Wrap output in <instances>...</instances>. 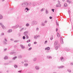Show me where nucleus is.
I'll use <instances>...</instances> for the list:
<instances>
[{"mask_svg":"<svg viewBox=\"0 0 73 73\" xmlns=\"http://www.w3.org/2000/svg\"><path fill=\"white\" fill-rule=\"evenodd\" d=\"M57 35L58 37H60V34L59 33H58L57 34Z\"/></svg>","mask_w":73,"mask_h":73,"instance_id":"obj_21","label":"nucleus"},{"mask_svg":"<svg viewBox=\"0 0 73 73\" xmlns=\"http://www.w3.org/2000/svg\"><path fill=\"white\" fill-rule=\"evenodd\" d=\"M54 9H52V11H53V12H54Z\"/></svg>","mask_w":73,"mask_h":73,"instance_id":"obj_50","label":"nucleus"},{"mask_svg":"<svg viewBox=\"0 0 73 73\" xmlns=\"http://www.w3.org/2000/svg\"><path fill=\"white\" fill-rule=\"evenodd\" d=\"M16 27V29L17 28H18V27H19V26L18 25H17L16 26H15Z\"/></svg>","mask_w":73,"mask_h":73,"instance_id":"obj_31","label":"nucleus"},{"mask_svg":"<svg viewBox=\"0 0 73 73\" xmlns=\"http://www.w3.org/2000/svg\"><path fill=\"white\" fill-rule=\"evenodd\" d=\"M7 50V48H5V49H4V52H5V51H6Z\"/></svg>","mask_w":73,"mask_h":73,"instance_id":"obj_46","label":"nucleus"},{"mask_svg":"<svg viewBox=\"0 0 73 73\" xmlns=\"http://www.w3.org/2000/svg\"><path fill=\"white\" fill-rule=\"evenodd\" d=\"M23 40H25V36H23Z\"/></svg>","mask_w":73,"mask_h":73,"instance_id":"obj_37","label":"nucleus"},{"mask_svg":"<svg viewBox=\"0 0 73 73\" xmlns=\"http://www.w3.org/2000/svg\"><path fill=\"white\" fill-rule=\"evenodd\" d=\"M24 61L25 62H27L28 60H24Z\"/></svg>","mask_w":73,"mask_h":73,"instance_id":"obj_39","label":"nucleus"},{"mask_svg":"<svg viewBox=\"0 0 73 73\" xmlns=\"http://www.w3.org/2000/svg\"><path fill=\"white\" fill-rule=\"evenodd\" d=\"M5 40L6 42H7V40L6 38H5Z\"/></svg>","mask_w":73,"mask_h":73,"instance_id":"obj_48","label":"nucleus"},{"mask_svg":"<svg viewBox=\"0 0 73 73\" xmlns=\"http://www.w3.org/2000/svg\"><path fill=\"white\" fill-rule=\"evenodd\" d=\"M3 44H7V43L5 42V41L3 42Z\"/></svg>","mask_w":73,"mask_h":73,"instance_id":"obj_47","label":"nucleus"},{"mask_svg":"<svg viewBox=\"0 0 73 73\" xmlns=\"http://www.w3.org/2000/svg\"><path fill=\"white\" fill-rule=\"evenodd\" d=\"M31 41V40H29L27 41V43Z\"/></svg>","mask_w":73,"mask_h":73,"instance_id":"obj_35","label":"nucleus"},{"mask_svg":"<svg viewBox=\"0 0 73 73\" xmlns=\"http://www.w3.org/2000/svg\"><path fill=\"white\" fill-rule=\"evenodd\" d=\"M49 18H50V19H52V17H50Z\"/></svg>","mask_w":73,"mask_h":73,"instance_id":"obj_52","label":"nucleus"},{"mask_svg":"<svg viewBox=\"0 0 73 73\" xmlns=\"http://www.w3.org/2000/svg\"><path fill=\"white\" fill-rule=\"evenodd\" d=\"M21 6L22 7H23V8H24L25 7H27V6H28V3H23L21 5Z\"/></svg>","mask_w":73,"mask_h":73,"instance_id":"obj_1","label":"nucleus"},{"mask_svg":"<svg viewBox=\"0 0 73 73\" xmlns=\"http://www.w3.org/2000/svg\"><path fill=\"white\" fill-rule=\"evenodd\" d=\"M8 64H9V63H5L4 64V65H8Z\"/></svg>","mask_w":73,"mask_h":73,"instance_id":"obj_42","label":"nucleus"},{"mask_svg":"<svg viewBox=\"0 0 73 73\" xmlns=\"http://www.w3.org/2000/svg\"><path fill=\"white\" fill-rule=\"evenodd\" d=\"M67 2H68V3H70V2L69 0H68L67 1Z\"/></svg>","mask_w":73,"mask_h":73,"instance_id":"obj_51","label":"nucleus"},{"mask_svg":"<svg viewBox=\"0 0 73 73\" xmlns=\"http://www.w3.org/2000/svg\"><path fill=\"white\" fill-rule=\"evenodd\" d=\"M26 37L27 39H28L29 38V36L28 35H27L26 36H25Z\"/></svg>","mask_w":73,"mask_h":73,"instance_id":"obj_20","label":"nucleus"},{"mask_svg":"<svg viewBox=\"0 0 73 73\" xmlns=\"http://www.w3.org/2000/svg\"><path fill=\"white\" fill-rule=\"evenodd\" d=\"M38 28H36V31H38Z\"/></svg>","mask_w":73,"mask_h":73,"instance_id":"obj_63","label":"nucleus"},{"mask_svg":"<svg viewBox=\"0 0 73 73\" xmlns=\"http://www.w3.org/2000/svg\"><path fill=\"white\" fill-rule=\"evenodd\" d=\"M31 43H29L28 44V46H31Z\"/></svg>","mask_w":73,"mask_h":73,"instance_id":"obj_38","label":"nucleus"},{"mask_svg":"<svg viewBox=\"0 0 73 73\" xmlns=\"http://www.w3.org/2000/svg\"><path fill=\"white\" fill-rule=\"evenodd\" d=\"M37 37H40V36L39 35H38L37 36Z\"/></svg>","mask_w":73,"mask_h":73,"instance_id":"obj_60","label":"nucleus"},{"mask_svg":"<svg viewBox=\"0 0 73 73\" xmlns=\"http://www.w3.org/2000/svg\"><path fill=\"white\" fill-rule=\"evenodd\" d=\"M28 33V32L27 31L25 32L24 33V36H27V33Z\"/></svg>","mask_w":73,"mask_h":73,"instance_id":"obj_5","label":"nucleus"},{"mask_svg":"<svg viewBox=\"0 0 73 73\" xmlns=\"http://www.w3.org/2000/svg\"><path fill=\"white\" fill-rule=\"evenodd\" d=\"M29 5H30V6H31V3H29Z\"/></svg>","mask_w":73,"mask_h":73,"instance_id":"obj_49","label":"nucleus"},{"mask_svg":"<svg viewBox=\"0 0 73 73\" xmlns=\"http://www.w3.org/2000/svg\"><path fill=\"white\" fill-rule=\"evenodd\" d=\"M29 24L28 23H27L26 25V27H28V26H29Z\"/></svg>","mask_w":73,"mask_h":73,"instance_id":"obj_28","label":"nucleus"},{"mask_svg":"<svg viewBox=\"0 0 73 73\" xmlns=\"http://www.w3.org/2000/svg\"><path fill=\"white\" fill-rule=\"evenodd\" d=\"M58 46H57L55 47V49L56 50H58Z\"/></svg>","mask_w":73,"mask_h":73,"instance_id":"obj_27","label":"nucleus"},{"mask_svg":"<svg viewBox=\"0 0 73 73\" xmlns=\"http://www.w3.org/2000/svg\"><path fill=\"white\" fill-rule=\"evenodd\" d=\"M58 31V29L56 28V31Z\"/></svg>","mask_w":73,"mask_h":73,"instance_id":"obj_59","label":"nucleus"},{"mask_svg":"<svg viewBox=\"0 0 73 73\" xmlns=\"http://www.w3.org/2000/svg\"><path fill=\"white\" fill-rule=\"evenodd\" d=\"M70 65H71V66H72V65H73V63H71Z\"/></svg>","mask_w":73,"mask_h":73,"instance_id":"obj_54","label":"nucleus"},{"mask_svg":"<svg viewBox=\"0 0 73 73\" xmlns=\"http://www.w3.org/2000/svg\"><path fill=\"white\" fill-rule=\"evenodd\" d=\"M47 57L48 59L50 58H52V57H50V56H47Z\"/></svg>","mask_w":73,"mask_h":73,"instance_id":"obj_32","label":"nucleus"},{"mask_svg":"<svg viewBox=\"0 0 73 73\" xmlns=\"http://www.w3.org/2000/svg\"><path fill=\"white\" fill-rule=\"evenodd\" d=\"M47 21H44V23H47Z\"/></svg>","mask_w":73,"mask_h":73,"instance_id":"obj_53","label":"nucleus"},{"mask_svg":"<svg viewBox=\"0 0 73 73\" xmlns=\"http://www.w3.org/2000/svg\"><path fill=\"white\" fill-rule=\"evenodd\" d=\"M14 66L15 67V68H16L17 67V66L16 65H14Z\"/></svg>","mask_w":73,"mask_h":73,"instance_id":"obj_24","label":"nucleus"},{"mask_svg":"<svg viewBox=\"0 0 73 73\" xmlns=\"http://www.w3.org/2000/svg\"><path fill=\"white\" fill-rule=\"evenodd\" d=\"M14 42H17V40H15L14 41Z\"/></svg>","mask_w":73,"mask_h":73,"instance_id":"obj_58","label":"nucleus"},{"mask_svg":"<svg viewBox=\"0 0 73 73\" xmlns=\"http://www.w3.org/2000/svg\"><path fill=\"white\" fill-rule=\"evenodd\" d=\"M37 44V42H34V44Z\"/></svg>","mask_w":73,"mask_h":73,"instance_id":"obj_56","label":"nucleus"},{"mask_svg":"<svg viewBox=\"0 0 73 73\" xmlns=\"http://www.w3.org/2000/svg\"><path fill=\"white\" fill-rule=\"evenodd\" d=\"M25 9H26V10H27V11H29V9L27 7L25 8Z\"/></svg>","mask_w":73,"mask_h":73,"instance_id":"obj_36","label":"nucleus"},{"mask_svg":"<svg viewBox=\"0 0 73 73\" xmlns=\"http://www.w3.org/2000/svg\"><path fill=\"white\" fill-rule=\"evenodd\" d=\"M57 5H58V7H61V4H60V3H58Z\"/></svg>","mask_w":73,"mask_h":73,"instance_id":"obj_23","label":"nucleus"},{"mask_svg":"<svg viewBox=\"0 0 73 73\" xmlns=\"http://www.w3.org/2000/svg\"><path fill=\"white\" fill-rule=\"evenodd\" d=\"M64 66H60L58 67V68H59V69H61V68H64Z\"/></svg>","mask_w":73,"mask_h":73,"instance_id":"obj_9","label":"nucleus"},{"mask_svg":"<svg viewBox=\"0 0 73 73\" xmlns=\"http://www.w3.org/2000/svg\"><path fill=\"white\" fill-rule=\"evenodd\" d=\"M24 29V28H23L20 31V32H22Z\"/></svg>","mask_w":73,"mask_h":73,"instance_id":"obj_18","label":"nucleus"},{"mask_svg":"<svg viewBox=\"0 0 73 73\" xmlns=\"http://www.w3.org/2000/svg\"><path fill=\"white\" fill-rule=\"evenodd\" d=\"M61 43L62 44H64V42L62 41V39H61Z\"/></svg>","mask_w":73,"mask_h":73,"instance_id":"obj_15","label":"nucleus"},{"mask_svg":"<svg viewBox=\"0 0 73 73\" xmlns=\"http://www.w3.org/2000/svg\"><path fill=\"white\" fill-rule=\"evenodd\" d=\"M11 41H13V39L11 38L10 39Z\"/></svg>","mask_w":73,"mask_h":73,"instance_id":"obj_55","label":"nucleus"},{"mask_svg":"<svg viewBox=\"0 0 73 73\" xmlns=\"http://www.w3.org/2000/svg\"><path fill=\"white\" fill-rule=\"evenodd\" d=\"M18 58H21L22 57V56L21 55H19L18 56Z\"/></svg>","mask_w":73,"mask_h":73,"instance_id":"obj_14","label":"nucleus"},{"mask_svg":"<svg viewBox=\"0 0 73 73\" xmlns=\"http://www.w3.org/2000/svg\"><path fill=\"white\" fill-rule=\"evenodd\" d=\"M41 25L42 26H45V24L44 23H42Z\"/></svg>","mask_w":73,"mask_h":73,"instance_id":"obj_33","label":"nucleus"},{"mask_svg":"<svg viewBox=\"0 0 73 73\" xmlns=\"http://www.w3.org/2000/svg\"><path fill=\"white\" fill-rule=\"evenodd\" d=\"M68 72H69V73H71V70H68Z\"/></svg>","mask_w":73,"mask_h":73,"instance_id":"obj_40","label":"nucleus"},{"mask_svg":"<svg viewBox=\"0 0 73 73\" xmlns=\"http://www.w3.org/2000/svg\"><path fill=\"white\" fill-rule=\"evenodd\" d=\"M56 23L57 25V26L58 25V23H57V21H56Z\"/></svg>","mask_w":73,"mask_h":73,"instance_id":"obj_43","label":"nucleus"},{"mask_svg":"<svg viewBox=\"0 0 73 73\" xmlns=\"http://www.w3.org/2000/svg\"><path fill=\"white\" fill-rule=\"evenodd\" d=\"M21 71H18V72H19V73H21Z\"/></svg>","mask_w":73,"mask_h":73,"instance_id":"obj_62","label":"nucleus"},{"mask_svg":"<svg viewBox=\"0 0 73 73\" xmlns=\"http://www.w3.org/2000/svg\"><path fill=\"white\" fill-rule=\"evenodd\" d=\"M4 35V33H1V36H3V35Z\"/></svg>","mask_w":73,"mask_h":73,"instance_id":"obj_44","label":"nucleus"},{"mask_svg":"<svg viewBox=\"0 0 73 73\" xmlns=\"http://www.w3.org/2000/svg\"><path fill=\"white\" fill-rule=\"evenodd\" d=\"M32 47H30L29 48V50H31L32 49Z\"/></svg>","mask_w":73,"mask_h":73,"instance_id":"obj_41","label":"nucleus"},{"mask_svg":"<svg viewBox=\"0 0 73 73\" xmlns=\"http://www.w3.org/2000/svg\"><path fill=\"white\" fill-rule=\"evenodd\" d=\"M68 5H67V4H66L65 3V4H64V7H67V6Z\"/></svg>","mask_w":73,"mask_h":73,"instance_id":"obj_26","label":"nucleus"},{"mask_svg":"<svg viewBox=\"0 0 73 73\" xmlns=\"http://www.w3.org/2000/svg\"><path fill=\"white\" fill-rule=\"evenodd\" d=\"M36 58H34V61H36Z\"/></svg>","mask_w":73,"mask_h":73,"instance_id":"obj_45","label":"nucleus"},{"mask_svg":"<svg viewBox=\"0 0 73 73\" xmlns=\"http://www.w3.org/2000/svg\"><path fill=\"white\" fill-rule=\"evenodd\" d=\"M34 38L35 39H37V35L35 36H34Z\"/></svg>","mask_w":73,"mask_h":73,"instance_id":"obj_30","label":"nucleus"},{"mask_svg":"<svg viewBox=\"0 0 73 73\" xmlns=\"http://www.w3.org/2000/svg\"><path fill=\"white\" fill-rule=\"evenodd\" d=\"M20 46L21 47V48L22 49H24L25 48V46H23V45L21 44L20 45Z\"/></svg>","mask_w":73,"mask_h":73,"instance_id":"obj_8","label":"nucleus"},{"mask_svg":"<svg viewBox=\"0 0 73 73\" xmlns=\"http://www.w3.org/2000/svg\"><path fill=\"white\" fill-rule=\"evenodd\" d=\"M4 59L5 60H7V59H8V57H7V56H5L4 57Z\"/></svg>","mask_w":73,"mask_h":73,"instance_id":"obj_16","label":"nucleus"},{"mask_svg":"<svg viewBox=\"0 0 73 73\" xmlns=\"http://www.w3.org/2000/svg\"><path fill=\"white\" fill-rule=\"evenodd\" d=\"M68 13L69 14L70 13V10H68Z\"/></svg>","mask_w":73,"mask_h":73,"instance_id":"obj_57","label":"nucleus"},{"mask_svg":"<svg viewBox=\"0 0 73 73\" xmlns=\"http://www.w3.org/2000/svg\"><path fill=\"white\" fill-rule=\"evenodd\" d=\"M46 14H48V11L47 9H46Z\"/></svg>","mask_w":73,"mask_h":73,"instance_id":"obj_19","label":"nucleus"},{"mask_svg":"<svg viewBox=\"0 0 73 73\" xmlns=\"http://www.w3.org/2000/svg\"><path fill=\"white\" fill-rule=\"evenodd\" d=\"M61 60L62 61V62H64V61H65V59H64V58L63 57H62L60 58Z\"/></svg>","mask_w":73,"mask_h":73,"instance_id":"obj_4","label":"nucleus"},{"mask_svg":"<svg viewBox=\"0 0 73 73\" xmlns=\"http://www.w3.org/2000/svg\"><path fill=\"white\" fill-rule=\"evenodd\" d=\"M3 19V16L0 14V20H1Z\"/></svg>","mask_w":73,"mask_h":73,"instance_id":"obj_12","label":"nucleus"},{"mask_svg":"<svg viewBox=\"0 0 73 73\" xmlns=\"http://www.w3.org/2000/svg\"><path fill=\"white\" fill-rule=\"evenodd\" d=\"M53 39V36L52 35L51 36V37L50 38V40H52Z\"/></svg>","mask_w":73,"mask_h":73,"instance_id":"obj_10","label":"nucleus"},{"mask_svg":"<svg viewBox=\"0 0 73 73\" xmlns=\"http://www.w3.org/2000/svg\"><path fill=\"white\" fill-rule=\"evenodd\" d=\"M12 32V30L11 29H10L9 30L8 32L9 33H10V32Z\"/></svg>","mask_w":73,"mask_h":73,"instance_id":"obj_13","label":"nucleus"},{"mask_svg":"<svg viewBox=\"0 0 73 73\" xmlns=\"http://www.w3.org/2000/svg\"><path fill=\"white\" fill-rule=\"evenodd\" d=\"M17 58V56H15L13 58V60H15V59H16V58Z\"/></svg>","mask_w":73,"mask_h":73,"instance_id":"obj_25","label":"nucleus"},{"mask_svg":"<svg viewBox=\"0 0 73 73\" xmlns=\"http://www.w3.org/2000/svg\"><path fill=\"white\" fill-rule=\"evenodd\" d=\"M21 63H22V64H24V62H21Z\"/></svg>","mask_w":73,"mask_h":73,"instance_id":"obj_64","label":"nucleus"},{"mask_svg":"<svg viewBox=\"0 0 73 73\" xmlns=\"http://www.w3.org/2000/svg\"><path fill=\"white\" fill-rule=\"evenodd\" d=\"M45 50H50V47H48L46 48H45Z\"/></svg>","mask_w":73,"mask_h":73,"instance_id":"obj_7","label":"nucleus"},{"mask_svg":"<svg viewBox=\"0 0 73 73\" xmlns=\"http://www.w3.org/2000/svg\"><path fill=\"white\" fill-rule=\"evenodd\" d=\"M33 24V25H35L36 24H37V22L36 21H33L32 22Z\"/></svg>","mask_w":73,"mask_h":73,"instance_id":"obj_3","label":"nucleus"},{"mask_svg":"<svg viewBox=\"0 0 73 73\" xmlns=\"http://www.w3.org/2000/svg\"><path fill=\"white\" fill-rule=\"evenodd\" d=\"M3 24L1 23H0V25H1V26Z\"/></svg>","mask_w":73,"mask_h":73,"instance_id":"obj_61","label":"nucleus"},{"mask_svg":"<svg viewBox=\"0 0 73 73\" xmlns=\"http://www.w3.org/2000/svg\"><path fill=\"white\" fill-rule=\"evenodd\" d=\"M35 68H36V70H39V67H38V66H36L35 67Z\"/></svg>","mask_w":73,"mask_h":73,"instance_id":"obj_11","label":"nucleus"},{"mask_svg":"<svg viewBox=\"0 0 73 73\" xmlns=\"http://www.w3.org/2000/svg\"><path fill=\"white\" fill-rule=\"evenodd\" d=\"M58 45V41H56L54 42V46H56Z\"/></svg>","mask_w":73,"mask_h":73,"instance_id":"obj_2","label":"nucleus"},{"mask_svg":"<svg viewBox=\"0 0 73 73\" xmlns=\"http://www.w3.org/2000/svg\"><path fill=\"white\" fill-rule=\"evenodd\" d=\"M28 65V64H24V66H27Z\"/></svg>","mask_w":73,"mask_h":73,"instance_id":"obj_29","label":"nucleus"},{"mask_svg":"<svg viewBox=\"0 0 73 73\" xmlns=\"http://www.w3.org/2000/svg\"><path fill=\"white\" fill-rule=\"evenodd\" d=\"M2 27L3 28H5V27H4V25H3V24L2 25H1Z\"/></svg>","mask_w":73,"mask_h":73,"instance_id":"obj_34","label":"nucleus"},{"mask_svg":"<svg viewBox=\"0 0 73 73\" xmlns=\"http://www.w3.org/2000/svg\"><path fill=\"white\" fill-rule=\"evenodd\" d=\"M16 53L15 52H11L10 53V54L12 55V54H15Z\"/></svg>","mask_w":73,"mask_h":73,"instance_id":"obj_6","label":"nucleus"},{"mask_svg":"<svg viewBox=\"0 0 73 73\" xmlns=\"http://www.w3.org/2000/svg\"><path fill=\"white\" fill-rule=\"evenodd\" d=\"M44 10L45 9L44 8H43L41 10V12H42V11H44Z\"/></svg>","mask_w":73,"mask_h":73,"instance_id":"obj_22","label":"nucleus"},{"mask_svg":"<svg viewBox=\"0 0 73 73\" xmlns=\"http://www.w3.org/2000/svg\"><path fill=\"white\" fill-rule=\"evenodd\" d=\"M12 28H13V29H16V26H13L12 27Z\"/></svg>","mask_w":73,"mask_h":73,"instance_id":"obj_17","label":"nucleus"}]
</instances>
